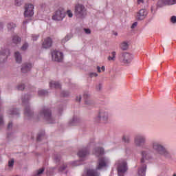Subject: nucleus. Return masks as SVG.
<instances>
[{
    "label": "nucleus",
    "instance_id": "obj_1",
    "mask_svg": "<svg viewBox=\"0 0 176 176\" xmlns=\"http://www.w3.org/2000/svg\"><path fill=\"white\" fill-rule=\"evenodd\" d=\"M39 116H43L48 123H54V118L52 116V111L49 109H43L39 113Z\"/></svg>",
    "mask_w": 176,
    "mask_h": 176
},
{
    "label": "nucleus",
    "instance_id": "obj_2",
    "mask_svg": "<svg viewBox=\"0 0 176 176\" xmlns=\"http://www.w3.org/2000/svg\"><path fill=\"white\" fill-rule=\"evenodd\" d=\"M153 148L155 152L160 153V155H163L165 157L168 156V152L166 151V148L163 146L160 145L158 142H154L153 143Z\"/></svg>",
    "mask_w": 176,
    "mask_h": 176
},
{
    "label": "nucleus",
    "instance_id": "obj_3",
    "mask_svg": "<svg viewBox=\"0 0 176 176\" xmlns=\"http://www.w3.org/2000/svg\"><path fill=\"white\" fill-rule=\"evenodd\" d=\"M118 173L119 176H124V173L127 171V162L125 160H120L117 163Z\"/></svg>",
    "mask_w": 176,
    "mask_h": 176
},
{
    "label": "nucleus",
    "instance_id": "obj_4",
    "mask_svg": "<svg viewBox=\"0 0 176 176\" xmlns=\"http://www.w3.org/2000/svg\"><path fill=\"white\" fill-rule=\"evenodd\" d=\"M119 60L123 64H130L133 61V55L130 53L123 52L120 55Z\"/></svg>",
    "mask_w": 176,
    "mask_h": 176
},
{
    "label": "nucleus",
    "instance_id": "obj_5",
    "mask_svg": "<svg viewBox=\"0 0 176 176\" xmlns=\"http://www.w3.org/2000/svg\"><path fill=\"white\" fill-rule=\"evenodd\" d=\"M96 122L97 123H107L108 122V112L105 110H100Z\"/></svg>",
    "mask_w": 176,
    "mask_h": 176
},
{
    "label": "nucleus",
    "instance_id": "obj_6",
    "mask_svg": "<svg viewBox=\"0 0 176 176\" xmlns=\"http://www.w3.org/2000/svg\"><path fill=\"white\" fill-rule=\"evenodd\" d=\"M24 16L25 17L34 16V5L30 3L25 5Z\"/></svg>",
    "mask_w": 176,
    "mask_h": 176
},
{
    "label": "nucleus",
    "instance_id": "obj_7",
    "mask_svg": "<svg viewBox=\"0 0 176 176\" xmlns=\"http://www.w3.org/2000/svg\"><path fill=\"white\" fill-rule=\"evenodd\" d=\"M86 10L85 6L82 4H77L75 6V14L78 17H82L85 14Z\"/></svg>",
    "mask_w": 176,
    "mask_h": 176
},
{
    "label": "nucleus",
    "instance_id": "obj_8",
    "mask_svg": "<svg viewBox=\"0 0 176 176\" xmlns=\"http://www.w3.org/2000/svg\"><path fill=\"white\" fill-rule=\"evenodd\" d=\"M64 17H65V12H64L63 10H58L52 16V20H55L56 21H61V20H63Z\"/></svg>",
    "mask_w": 176,
    "mask_h": 176
},
{
    "label": "nucleus",
    "instance_id": "obj_9",
    "mask_svg": "<svg viewBox=\"0 0 176 176\" xmlns=\"http://www.w3.org/2000/svg\"><path fill=\"white\" fill-rule=\"evenodd\" d=\"M108 164V160L105 157H100L98 161L96 170H102L107 166Z\"/></svg>",
    "mask_w": 176,
    "mask_h": 176
},
{
    "label": "nucleus",
    "instance_id": "obj_10",
    "mask_svg": "<svg viewBox=\"0 0 176 176\" xmlns=\"http://www.w3.org/2000/svg\"><path fill=\"white\" fill-rule=\"evenodd\" d=\"M176 0H160L157 2L158 8H163L170 5H175Z\"/></svg>",
    "mask_w": 176,
    "mask_h": 176
},
{
    "label": "nucleus",
    "instance_id": "obj_11",
    "mask_svg": "<svg viewBox=\"0 0 176 176\" xmlns=\"http://www.w3.org/2000/svg\"><path fill=\"white\" fill-rule=\"evenodd\" d=\"M52 57L53 61L60 62V61H63V55L62 52L54 50L52 52Z\"/></svg>",
    "mask_w": 176,
    "mask_h": 176
},
{
    "label": "nucleus",
    "instance_id": "obj_12",
    "mask_svg": "<svg viewBox=\"0 0 176 176\" xmlns=\"http://www.w3.org/2000/svg\"><path fill=\"white\" fill-rule=\"evenodd\" d=\"M10 54L9 50H3L0 52V64L1 63H5V60L8 58V56Z\"/></svg>",
    "mask_w": 176,
    "mask_h": 176
},
{
    "label": "nucleus",
    "instance_id": "obj_13",
    "mask_svg": "<svg viewBox=\"0 0 176 176\" xmlns=\"http://www.w3.org/2000/svg\"><path fill=\"white\" fill-rule=\"evenodd\" d=\"M135 144L138 146H141L145 144V137L138 135L135 138Z\"/></svg>",
    "mask_w": 176,
    "mask_h": 176
},
{
    "label": "nucleus",
    "instance_id": "obj_14",
    "mask_svg": "<svg viewBox=\"0 0 176 176\" xmlns=\"http://www.w3.org/2000/svg\"><path fill=\"white\" fill-rule=\"evenodd\" d=\"M52 45H53V40L50 37H47L43 42L42 47L43 49H49V47H52Z\"/></svg>",
    "mask_w": 176,
    "mask_h": 176
},
{
    "label": "nucleus",
    "instance_id": "obj_15",
    "mask_svg": "<svg viewBox=\"0 0 176 176\" xmlns=\"http://www.w3.org/2000/svg\"><path fill=\"white\" fill-rule=\"evenodd\" d=\"M148 15V11L145 9H141L137 14L136 17L138 20H144Z\"/></svg>",
    "mask_w": 176,
    "mask_h": 176
},
{
    "label": "nucleus",
    "instance_id": "obj_16",
    "mask_svg": "<svg viewBox=\"0 0 176 176\" xmlns=\"http://www.w3.org/2000/svg\"><path fill=\"white\" fill-rule=\"evenodd\" d=\"M31 68H32V64L25 63L22 66L21 72H23V74H27V72H29V71H31Z\"/></svg>",
    "mask_w": 176,
    "mask_h": 176
},
{
    "label": "nucleus",
    "instance_id": "obj_17",
    "mask_svg": "<svg viewBox=\"0 0 176 176\" xmlns=\"http://www.w3.org/2000/svg\"><path fill=\"white\" fill-rule=\"evenodd\" d=\"M87 176H100V173L97 170L89 169L87 170Z\"/></svg>",
    "mask_w": 176,
    "mask_h": 176
},
{
    "label": "nucleus",
    "instance_id": "obj_18",
    "mask_svg": "<svg viewBox=\"0 0 176 176\" xmlns=\"http://www.w3.org/2000/svg\"><path fill=\"white\" fill-rule=\"evenodd\" d=\"M24 115L27 118H32V116L34 115V113L31 111V109H30V106H26L25 108Z\"/></svg>",
    "mask_w": 176,
    "mask_h": 176
},
{
    "label": "nucleus",
    "instance_id": "obj_19",
    "mask_svg": "<svg viewBox=\"0 0 176 176\" xmlns=\"http://www.w3.org/2000/svg\"><path fill=\"white\" fill-rule=\"evenodd\" d=\"M89 151H87V148H82L78 151V156L79 157H86Z\"/></svg>",
    "mask_w": 176,
    "mask_h": 176
},
{
    "label": "nucleus",
    "instance_id": "obj_20",
    "mask_svg": "<svg viewBox=\"0 0 176 176\" xmlns=\"http://www.w3.org/2000/svg\"><path fill=\"white\" fill-rule=\"evenodd\" d=\"M51 89H61V85L56 81L50 82Z\"/></svg>",
    "mask_w": 176,
    "mask_h": 176
},
{
    "label": "nucleus",
    "instance_id": "obj_21",
    "mask_svg": "<svg viewBox=\"0 0 176 176\" xmlns=\"http://www.w3.org/2000/svg\"><path fill=\"white\" fill-rule=\"evenodd\" d=\"M142 158L141 159V163H145V160H148L151 159L149 154L146 153V151L142 152Z\"/></svg>",
    "mask_w": 176,
    "mask_h": 176
},
{
    "label": "nucleus",
    "instance_id": "obj_22",
    "mask_svg": "<svg viewBox=\"0 0 176 176\" xmlns=\"http://www.w3.org/2000/svg\"><path fill=\"white\" fill-rule=\"evenodd\" d=\"M145 171H146V165L144 164L138 170V175L140 176H145Z\"/></svg>",
    "mask_w": 176,
    "mask_h": 176
},
{
    "label": "nucleus",
    "instance_id": "obj_23",
    "mask_svg": "<svg viewBox=\"0 0 176 176\" xmlns=\"http://www.w3.org/2000/svg\"><path fill=\"white\" fill-rule=\"evenodd\" d=\"M94 155L96 156H101V155H104V148H97L94 151Z\"/></svg>",
    "mask_w": 176,
    "mask_h": 176
},
{
    "label": "nucleus",
    "instance_id": "obj_24",
    "mask_svg": "<svg viewBox=\"0 0 176 176\" xmlns=\"http://www.w3.org/2000/svg\"><path fill=\"white\" fill-rule=\"evenodd\" d=\"M14 56H15V60H16V63L20 64V63H21V60H22L21 55L20 54V52H15Z\"/></svg>",
    "mask_w": 176,
    "mask_h": 176
},
{
    "label": "nucleus",
    "instance_id": "obj_25",
    "mask_svg": "<svg viewBox=\"0 0 176 176\" xmlns=\"http://www.w3.org/2000/svg\"><path fill=\"white\" fill-rule=\"evenodd\" d=\"M21 42V38L17 35L13 36H12V43H15V45H17V43H20Z\"/></svg>",
    "mask_w": 176,
    "mask_h": 176
},
{
    "label": "nucleus",
    "instance_id": "obj_26",
    "mask_svg": "<svg viewBox=\"0 0 176 176\" xmlns=\"http://www.w3.org/2000/svg\"><path fill=\"white\" fill-rule=\"evenodd\" d=\"M111 56H109L107 58V60H109V61H115L116 60V52L113 51L111 52Z\"/></svg>",
    "mask_w": 176,
    "mask_h": 176
},
{
    "label": "nucleus",
    "instance_id": "obj_27",
    "mask_svg": "<svg viewBox=\"0 0 176 176\" xmlns=\"http://www.w3.org/2000/svg\"><path fill=\"white\" fill-rule=\"evenodd\" d=\"M120 48L122 50H127L129 49V43H127L126 41H124L120 45Z\"/></svg>",
    "mask_w": 176,
    "mask_h": 176
},
{
    "label": "nucleus",
    "instance_id": "obj_28",
    "mask_svg": "<svg viewBox=\"0 0 176 176\" xmlns=\"http://www.w3.org/2000/svg\"><path fill=\"white\" fill-rule=\"evenodd\" d=\"M72 38L71 34H67L64 38L62 39V43H65Z\"/></svg>",
    "mask_w": 176,
    "mask_h": 176
},
{
    "label": "nucleus",
    "instance_id": "obj_29",
    "mask_svg": "<svg viewBox=\"0 0 176 176\" xmlns=\"http://www.w3.org/2000/svg\"><path fill=\"white\" fill-rule=\"evenodd\" d=\"M30 97L28 96V95H25V98L22 99V102L23 105H28V100H29Z\"/></svg>",
    "mask_w": 176,
    "mask_h": 176
},
{
    "label": "nucleus",
    "instance_id": "obj_30",
    "mask_svg": "<svg viewBox=\"0 0 176 176\" xmlns=\"http://www.w3.org/2000/svg\"><path fill=\"white\" fill-rule=\"evenodd\" d=\"M61 166L59 168V171H64L67 168V164L60 163Z\"/></svg>",
    "mask_w": 176,
    "mask_h": 176
},
{
    "label": "nucleus",
    "instance_id": "obj_31",
    "mask_svg": "<svg viewBox=\"0 0 176 176\" xmlns=\"http://www.w3.org/2000/svg\"><path fill=\"white\" fill-rule=\"evenodd\" d=\"M46 94H47V91L43 89L38 91V96H46Z\"/></svg>",
    "mask_w": 176,
    "mask_h": 176
},
{
    "label": "nucleus",
    "instance_id": "obj_32",
    "mask_svg": "<svg viewBox=\"0 0 176 176\" xmlns=\"http://www.w3.org/2000/svg\"><path fill=\"white\" fill-rule=\"evenodd\" d=\"M8 30H12L13 28H16V24H14V23H9V24L8 25Z\"/></svg>",
    "mask_w": 176,
    "mask_h": 176
},
{
    "label": "nucleus",
    "instance_id": "obj_33",
    "mask_svg": "<svg viewBox=\"0 0 176 176\" xmlns=\"http://www.w3.org/2000/svg\"><path fill=\"white\" fill-rule=\"evenodd\" d=\"M97 71L98 72H99V74L101 72H104L105 71V67L102 66V67H100V66H98Z\"/></svg>",
    "mask_w": 176,
    "mask_h": 176
},
{
    "label": "nucleus",
    "instance_id": "obj_34",
    "mask_svg": "<svg viewBox=\"0 0 176 176\" xmlns=\"http://www.w3.org/2000/svg\"><path fill=\"white\" fill-rule=\"evenodd\" d=\"M122 141H124V142H129L130 141V138H129V136L126 135H124L122 137Z\"/></svg>",
    "mask_w": 176,
    "mask_h": 176
},
{
    "label": "nucleus",
    "instance_id": "obj_35",
    "mask_svg": "<svg viewBox=\"0 0 176 176\" xmlns=\"http://www.w3.org/2000/svg\"><path fill=\"white\" fill-rule=\"evenodd\" d=\"M11 115H19V110L17 109H14L11 113Z\"/></svg>",
    "mask_w": 176,
    "mask_h": 176
},
{
    "label": "nucleus",
    "instance_id": "obj_36",
    "mask_svg": "<svg viewBox=\"0 0 176 176\" xmlns=\"http://www.w3.org/2000/svg\"><path fill=\"white\" fill-rule=\"evenodd\" d=\"M38 38H39V35L32 34V41H38Z\"/></svg>",
    "mask_w": 176,
    "mask_h": 176
},
{
    "label": "nucleus",
    "instance_id": "obj_37",
    "mask_svg": "<svg viewBox=\"0 0 176 176\" xmlns=\"http://www.w3.org/2000/svg\"><path fill=\"white\" fill-rule=\"evenodd\" d=\"M66 14H67L68 17H70V18L74 16V14H72V10H68L67 11Z\"/></svg>",
    "mask_w": 176,
    "mask_h": 176
},
{
    "label": "nucleus",
    "instance_id": "obj_38",
    "mask_svg": "<svg viewBox=\"0 0 176 176\" xmlns=\"http://www.w3.org/2000/svg\"><path fill=\"white\" fill-rule=\"evenodd\" d=\"M28 48V43H25L21 47V50H27Z\"/></svg>",
    "mask_w": 176,
    "mask_h": 176
},
{
    "label": "nucleus",
    "instance_id": "obj_39",
    "mask_svg": "<svg viewBox=\"0 0 176 176\" xmlns=\"http://www.w3.org/2000/svg\"><path fill=\"white\" fill-rule=\"evenodd\" d=\"M14 164V160L12 159L8 162V166L10 167H13Z\"/></svg>",
    "mask_w": 176,
    "mask_h": 176
},
{
    "label": "nucleus",
    "instance_id": "obj_40",
    "mask_svg": "<svg viewBox=\"0 0 176 176\" xmlns=\"http://www.w3.org/2000/svg\"><path fill=\"white\" fill-rule=\"evenodd\" d=\"M43 135H44L43 133L38 134L37 136V141H41V140H42Z\"/></svg>",
    "mask_w": 176,
    "mask_h": 176
},
{
    "label": "nucleus",
    "instance_id": "obj_41",
    "mask_svg": "<svg viewBox=\"0 0 176 176\" xmlns=\"http://www.w3.org/2000/svg\"><path fill=\"white\" fill-rule=\"evenodd\" d=\"M25 86L23 84H21L18 86V90H24Z\"/></svg>",
    "mask_w": 176,
    "mask_h": 176
},
{
    "label": "nucleus",
    "instance_id": "obj_42",
    "mask_svg": "<svg viewBox=\"0 0 176 176\" xmlns=\"http://www.w3.org/2000/svg\"><path fill=\"white\" fill-rule=\"evenodd\" d=\"M22 1L23 0H16L15 3H16V6H21Z\"/></svg>",
    "mask_w": 176,
    "mask_h": 176
},
{
    "label": "nucleus",
    "instance_id": "obj_43",
    "mask_svg": "<svg viewBox=\"0 0 176 176\" xmlns=\"http://www.w3.org/2000/svg\"><path fill=\"white\" fill-rule=\"evenodd\" d=\"M170 21H171V23H173V24H175V23H176V16H173L170 18Z\"/></svg>",
    "mask_w": 176,
    "mask_h": 176
},
{
    "label": "nucleus",
    "instance_id": "obj_44",
    "mask_svg": "<svg viewBox=\"0 0 176 176\" xmlns=\"http://www.w3.org/2000/svg\"><path fill=\"white\" fill-rule=\"evenodd\" d=\"M54 159L56 162H60V155H54Z\"/></svg>",
    "mask_w": 176,
    "mask_h": 176
},
{
    "label": "nucleus",
    "instance_id": "obj_45",
    "mask_svg": "<svg viewBox=\"0 0 176 176\" xmlns=\"http://www.w3.org/2000/svg\"><path fill=\"white\" fill-rule=\"evenodd\" d=\"M44 171H45V168H43L39 169V170H38L37 175H39L42 174V173H43Z\"/></svg>",
    "mask_w": 176,
    "mask_h": 176
},
{
    "label": "nucleus",
    "instance_id": "obj_46",
    "mask_svg": "<svg viewBox=\"0 0 176 176\" xmlns=\"http://www.w3.org/2000/svg\"><path fill=\"white\" fill-rule=\"evenodd\" d=\"M3 125V117L2 116H0V126Z\"/></svg>",
    "mask_w": 176,
    "mask_h": 176
},
{
    "label": "nucleus",
    "instance_id": "obj_47",
    "mask_svg": "<svg viewBox=\"0 0 176 176\" xmlns=\"http://www.w3.org/2000/svg\"><path fill=\"white\" fill-rule=\"evenodd\" d=\"M85 34H91L90 29H84Z\"/></svg>",
    "mask_w": 176,
    "mask_h": 176
},
{
    "label": "nucleus",
    "instance_id": "obj_48",
    "mask_svg": "<svg viewBox=\"0 0 176 176\" xmlns=\"http://www.w3.org/2000/svg\"><path fill=\"white\" fill-rule=\"evenodd\" d=\"M91 77L93 78V76L97 77L98 76V74L97 73H91Z\"/></svg>",
    "mask_w": 176,
    "mask_h": 176
},
{
    "label": "nucleus",
    "instance_id": "obj_49",
    "mask_svg": "<svg viewBox=\"0 0 176 176\" xmlns=\"http://www.w3.org/2000/svg\"><path fill=\"white\" fill-rule=\"evenodd\" d=\"M142 3H144V0H138V5H141Z\"/></svg>",
    "mask_w": 176,
    "mask_h": 176
},
{
    "label": "nucleus",
    "instance_id": "obj_50",
    "mask_svg": "<svg viewBox=\"0 0 176 176\" xmlns=\"http://www.w3.org/2000/svg\"><path fill=\"white\" fill-rule=\"evenodd\" d=\"M89 97H90V95H89V94H84V98L87 99V98H89Z\"/></svg>",
    "mask_w": 176,
    "mask_h": 176
},
{
    "label": "nucleus",
    "instance_id": "obj_51",
    "mask_svg": "<svg viewBox=\"0 0 176 176\" xmlns=\"http://www.w3.org/2000/svg\"><path fill=\"white\" fill-rule=\"evenodd\" d=\"M135 27H137V22H135L134 23H133L131 28H134Z\"/></svg>",
    "mask_w": 176,
    "mask_h": 176
},
{
    "label": "nucleus",
    "instance_id": "obj_52",
    "mask_svg": "<svg viewBox=\"0 0 176 176\" xmlns=\"http://www.w3.org/2000/svg\"><path fill=\"white\" fill-rule=\"evenodd\" d=\"M66 92L65 91H63V94H62V96L63 97H67V96H68V94H65Z\"/></svg>",
    "mask_w": 176,
    "mask_h": 176
},
{
    "label": "nucleus",
    "instance_id": "obj_53",
    "mask_svg": "<svg viewBox=\"0 0 176 176\" xmlns=\"http://www.w3.org/2000/svg\"><path fill=\"white\" fill-rule=\"evenodd\" d=\"M13 126V124L12 122H10L8 126V129H10Z\"/></svg>",
    "mask_w": 176,
    "mask_h": 176
},
{
    "label": "nucleus",
    "instance_id": "obj_54",
    "mask_svg": "<svg viewBox=\"0 0 176 176\" xmlns=\"http://www.w3.org/2000/svg\"><path fill=\"white\" fill-rule=\"evenodd\" d=\"M80 99H81L80 96H77L76 101H78V102H80Z\"/></svg>",
    "mask_w": 176,
    "mask_h": 176
},
{
    "label": "nucleus",
    "instance_id": "obj_55",
    "mask_svg": "<svg viewBox=\"0 0 176 176\" xmlns=\"http://www.w3.org/2000/svg\"><path fill=\"white\" fill-rule=\"evenodd\" d=\"M27 23H28V21H23V24H27Z\"/></svg>",
    "mask_w": 176,
    "mask_h": 176
},
{
    "label": "nucleus",
    "instance_id": "obj_56",
    "mask_svg": "<svg viewBox=\"0 0 176 176\" xmlns=\"http://www.w3.org/2000/svg\"><path fill=\"white\" fill-rule=\"evenodd\" d=\"M85 103H86V104H89L88 102H87V100H85Z\"/></svg>",
    "mask_w": 176,
    "mask_h": 176
},
{
    "label": "nucleus",
    "instance_id": "obj_57",
    "mask_svg": "<svg viewBox=\"0 0 176 176\" xmlns=\"http://www.w3.org/2000/svg\"><path fill=\"white\" fill-rule=\"evenodd\" d=\"M173 176H176V174H174Z\"/></svg>",
    "mask_w": 176,
    "mask_h": 176
}]
</instances>
